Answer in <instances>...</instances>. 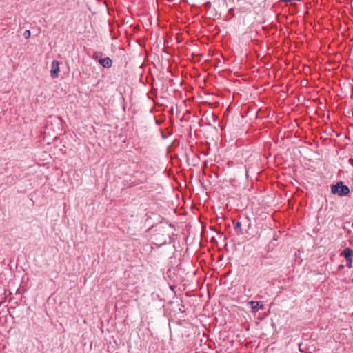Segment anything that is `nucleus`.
Here are the masks:
<instances>
[{
	"label": "nucleus",
	"mask_w": 353,
	"mask_h": 353,
	"mask_svg": "<svg viewBox=\"0 0 353 353\" xmlns=\"http://www.w3.org/2000/svg\"><path fill=\"white\" fill-rule=\"evenodd\" d=\"M331 191L332 194H337L339 196H346L350 193L349 188L343 185L341 181L337 182L332 185Z\"/></svg>",
	"instance_id": "1"
},
{
	"label": "nucleus",
	"mask_w": 353,
	"mask_h": 353,
	"mask_svg": "<svg viewBox=\"0 0 353 353\" xmlns=\"http://www.w3.org/2000/svg\"><path fill=\"white\" fill-rule=\"evenodd\" d=\"M60 72L59 62L57 60H54L52 62V68L50 70V75L52 78L55 79L59 77Z\"/></svg>",
	"instance_id": "2"
},
{
	"label": "nucleus",
	"mask_w": 353,
	"mask_h": 353,
	"mask_svg": "<svg viewBox=\"0 0 353 353\" xmlns=\"http://www.w3.org/2000/svg\"><path fill=\"white\" fill-rule=\"evenodd\" d=\"M248 305L251 307L252 312L253 313H256L259 310L263 308V305L260 301H251L248 303Z\"/></svg>",
	"instance_id": "3"
},
{
	"label": "nucleus",
	"mask_w": 353,
	"mask_h": 353,
	"mask_svg": "<svg viewBox=\"0 0 353 353\" xmlns=\"http://www.w3.org/2000/svg\"><path fill=\"white\" fill-rule=\"evenodd\" d=\"M341 256H343L345 259L348 258L353 257V251L350 248H345L341 254Z\"/></svg>",
	"instance_id": "4"
},
{
	"label": "nucleus",
	"mask_w": 353,
	"mask_h": 353,
	"mask_svg": "<svg viewBox=\"0 0 353 353\" xmlns=\"http://www.w3.org/2000/svg\"><path fill=\"white\" fill-rule=\"evenodd\" d=\"M99 63L105 68H110L112 65V60L109 58H103L99 60Z\"/></svg>",
	"instance_id": "5"
},
{
	"label": "nucleus",
	"mask_w": 353,
	"mask_h": 353,
	"mask_svg": "<svg viewBox=\"0 0 353 353\" xmlns=\"http://www.w3.org/2000/svg\"><path fill=\"white\" fill-rule=\"evenodd\" d=\"M346 261L347 262V268H351L352 267V258L346 259Z\"/></svg>",
	"instance_id": "6"
},
{
	"label": "nucleus",
	"mask_w": 353,
	"mask_h": 353,
	"mask_svg": "<svg viewBox=\"0 0 353 353\" xmlns=\"http://www.w3.org/2000/svg\"><path fill=\"white\" fill-rule=\"evenodd\" d=\"M23 37L26 38V39H28L30 38V35H31V32L29 30H26L24 32H23Z\"/></svg>",
	"instance_id": "7"
},
{
	"label": "nucleus",
	"mask_w": 353,
	"mask_h": 353,
	"mask_svg": "<svg viewBox=\"0 0 353 353\" xmlns=\"http://www.w3.org/2000/svg\"><path fill=\"white\" fill-rule=\"evenodd\" d=\"M343 26H344V27L343 28L341 25H339V29H341H341L345 30V29L347 28H346V26H347V23H343Z\"/></svg>",
	"instance_id": "8"
},
{
	"label": "nucleus",
	"mask_w": 353,
	"mask_h": 353,
	"mask_svg": "<svg viewBox=\"0 0 353 353\" xmlns=\"http://www.w3.org/2000/svg\"><path fill=\"white\" fill-rule=\"evenodd\" d=\"M205 7H210L211 3L210 2H207V3H205Z\"/></svg>",
	"instance_id": "9"
},
{
	"label": "nucleus",
	"mask_w": 353,
	"mask_h": 353,
	"mask_svg": "<svg viewBox=\"0 0 353 353\" xmlns=\"http://www.w3.org/2000/svg\"><path fill=\"white\" fill-rule=\"evenodd\" d=\"M146 27L145 28H148V26H150L152 23H146Z\"/></svg>",
	"instance_id": "10"
},
{
	"label": "nucleus",
	"mask_w": 353,
	"mask_h": 353,
	"mask_svg": "<svg viewBox=\"0 0 353 353\" xmlns=\"http://www.w3.org/2000/svg\"><path fill=\"white\" fill-rule=\"evenodd\" d=\"M240 225H241V223H240L239 222H238V223H236V226H240Z\"/></svg>",
	"instance_id": "11"
},
{
	"label": "nucleus",
	"mask_w": 353,
	"mask_h": 353,
	"mask_svg": "<svg viewBox=\"0 0 353 353\" xmlns=\"http://www.w3.org/2000/svg\"><path fill=\"white\" fill-rule=\"evenodd\" d=\"M139 28V25H137L135 26L134 28Z\"/></svg>",
	"instance_id": "12"
}]
</instances>
